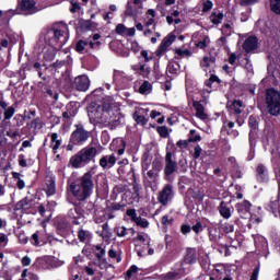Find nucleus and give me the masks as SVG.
Segmentation results:
<instances>
[{
    "mask_svg": "<svg viewBox=\"0 0 280 280\" xmlns=\"http://www.w3.org/2000/svg\"><path fill=\"white\" fill-rule=\"evenodd\" d=\"M148 16H152L151 19H155L156 18V11H154V9H149L147 11Z\"/></svg>",
    "mask_w": 280,
    "mask_h": 280,
    "instance_id": "57",
    "label": "nucleus"
},
{
    "mask_svg": "<svg viewBox=\"0 0 280 280\" xmlns=\"http://www.w3.org/2000/svg\"><path fill=\"white\" fill-rule=\"evenodd\" d=\"M78 238L80 240V242H85V240H86V231L80 230L78 232Z\"/></svg>",
    "mask_w": 280,
    "mask_h": 280,
    "instance_id": "45",
    "label": "nucleus"
},
{
    "mask_svg": "<svg viewBox=\"0 0 280 280\" xmlns=\"http://www.w3.org/2000/svg\"><path fill=\"white\" fill-rule=\"evenodd\" d=\"M269 3L271 12L280 16V0H269Z\"/></svg>",
    "mask_w": 280,
    "mask_h": 280,
    "instance_id": "22",
    "label": "nucleus"
},
{
    "mask_svg": "<svg viewBox=\"0 0 280 280\" xmlns=\"http://www.w3.org/2000/svg\"><path fill=\"white\" fill-rule=\"evenodd\" d=\"M71 117H75V112L74 110H67L62 113V118L63 119H71Z\"/></svg>",
    "mask_w": 280,
    "mask_h": 280,
    "instance_id": "40",
    "label": "nucleus"
},
{
    "mask_svg": "<svg viewBox=\"0 0 280 280\" xmlns=\"http://www.w3.org/2000/svg\"><path fill=\"white\" fill-rule=\"evenodd\" d=\"M19 163L21 167H27V162L25 161V159H23V155L20 156Z\"/></svg>",
    "mask_w": 280,
    "mask_h": 280,
    "instance_id": "59",
    "label": "nucleus"
},
{
    "mask_svg": "<svg viewBox=\"0 0 280 280\" xmlns=\"http://www.w3.org/2000/svg\"><path fill=\"white\" fill-rule=\"evenodd\" d=\"M138 268L137 266H131L130 269L127 271V277L128 279H131L132 278V275H135V272H137Z\"/></svg>",
    "mask_w": 280,
    "mask_h": 280,
    "instance_id": "46",
    "label": "nucleus"
},
{
    "mask_svg": "<svg viewBox=\"0 0 280 280\" xmlns=\"http://www.w3.org/2000/svg\"><path fill=\"white\" fill-rule=\"evenodd\" d=\"M195 152L192 154L194 159H200V154H202V148L200 145L195 147Z\"/></svg>",
    "mask_w": 280,
    "mask_h": 280,
    "instance_id": "42",
    "label": "nucleus"
},
{
    "mask_svg": "<svg viewBox=\"0 0 280 280\" xmlns=\"http://www.w3.org/2000/svg\"><path fill=\"white\" fill-rule=\"evenodd\" d=\"M237 61V55L235 52L230 54L228 62L229 65H235Z\"/></svg>",
    "mask_w": 280,
    "mask_h": 280,
    "instance_id": "44",
    "label": "nucleus"
},
{
    "mask_svg": "<svg viewBox=\"0 0 280 280\" xmlns=\"http://www.w3.org/2000/svg\"><path fill=\"white\" fill-rule=\"evenodd\" d=\"M70 3H71V8H70L71 14H75V12H80L82 10V7L80 5L79 2L71 1Z\"/></svg>",
    "mask_w": 280,
    "mask_h": 280,
    "instance_id": "31",
    "label": "nucleus"
},
{
    "mask_svg": "<svg viewBox=\"0 0 280 280\" xmlns=\"http://www.w3.org/2000/svg\"><path fill=\"white\" fill-rule=\"evenodd\" d=\"M115 163H117V159L115 158V155H110V156H103L100 160V165L101 167H108V165H110V167H113V165H115Z\"/></svg>",
    "mask_w": 280,
    "mask_h": 280,
    "instance_id": "18",
    "label": "nucleus"
},
{
    "mask_svg": "<svg viewBox=\"0 0 280 280\" xmlns=\"http://www.w3.org/2000/svg\"><path fill=\"white\" fill-rule=\"evenodd\" d=\"M133 222H136V224L138 226H141L142 229H147V226L149 224L148 221L144 219H141V217H138L137 219H135Z\"/></svg>",
    "mask_w": 280,
    "mask_h": 280,
    "instance_id": "32",
    "label": "nucleus"
},
{
    "mask_svg": "<svg viewBox=\"0 0 280 280\" xmlns=\"http://www.w3.org/2000/svg\"><path fill=\"white\" fill-rule=\"evenodd\" d=\"M88 114L91 119H95L96 121H101L102 117H104V103L102 105L92 102L88 106Z\"/></svg>",
    "mask_w": 280,
    "mask_h": 280,
    "instance_id": "11",
    "label": "nucleus"
},
{
    "mask_svg": "<svg viewBox=\"0 0 280 280\" xmlns=\"http://www.w3.org/2000/svg\"><path fill=\"white\" fill-rule=\"evenodd\" d=\"M93 175L91 173H85L77 182L70 184V191L79 201H84L86 198L93 194Z\"/></svg>",
    "mask_w": 280,
    "mask_h": 280,
    "instance_id": "2",
    "label": "nucleus"
},
{
    "mask_svg": "<svg viewBox=\"0 0 280 280\" xmlns=\"http://www.w3.org/2000/svg\"><path fill=\"white\" fill-rule=\"evenodd\" d=\"M103 117H101L100 124H105L112 130H115L119 124H121V109L119 108V104L113 100L110 96H106L103 98Z\"/></svg>",
    "mask_w": 280,
    "mask_h": 280,
    "instance_id": "1",
    "label": "nucleus"
},
{
    "mask_svg": "<svg viewBox=\"0 0 280 280\" xmlns=\"http://www.w3.org/2000/svg\"><path fill=\"white\" fill-rule=\"evenodd\" d=\"M106 255V250L105 249H101L100 253L96 254V257L98 260H102V257Z\"/></svg>",
    "mask_w": 280,
    "mask_h": 280,
    "instance_id": "61",
    "label": "nucleus"
},
{
    "mask_svg": "<svg viewBox=\"0 0 280 280\" xmlns=\"http://www.w3.org/2000/svg\"><path fill=\"white\" fill-rule=\"evenodd\" d=\"M16 207H19V209H30V207H32V200L28 198H24L23 200L18 202Z\"/></svg>",
    "mask_w": 280,
    "mask_h": 280,
    "instance_id": "25",
    "label": "nucleus"
},
{
    "mask_svg": "<svg viewBox=\"0 0 280 280\" xmlns=\"http://www.w3.org/2000/svg\"><path fill=\"white\" fill-rule=\"evenodd\" d=\"M150 25H153V30H156V23H154V18H150L145 23V27H150Z\"/></svg>",
    "mask_w": 280,
    "mask_h": 280,
    "instance_id": "50",
    "label": "nucleus"
},
{
    "mask_svg": "<svg viewBox=\"0 0 280 280\" xmlns=\"http://www.w3.org/2000/svg\"><path fill=\"white\" fill-rule=\"evenodd\" d=\"M8 45H9L8 39L3 38L0 40V49L1 47H4V48L8 47Z\"/></svg>",
    "mask_w": 280,
    "mask_h": 280,
    "instance_id": "63",
    "label": "nucleus"
},
{
    "mask_svg": "<svg viewBox=\"0 0 280 280\" xmlns=\"http://www.w3.org/2000/svg\"><path fill=\"white\" fill-rule=\"evenodd\" d=\"M192 106L196 110V116L199 117V119H207L209 117L207 113H205V106H202L200 102L194 101Z\"/></svg>",
    "mask_w": 280,
    "mask_h": 280,
    "instance_id": "16",
    "label": "nucleus"
},
{
    "mask_svg": "<svg viewBox=\"0 0 280 280\" xmlns=\"http://www.w3.org/2000/svg\"><path fill=\"white\" fill-rule=\"evenodd\" d=\"M265 105L269 115H280V92L275 89H268L265 94Z\"/></svg>",
    "mask_w": 280,
    "mask_h": 280,
    "instance_id": "6",
    "label": "nucleus"
},
{
    "mask_svg": "<svg viewBox=\"0 0 280 280\" xmlns=\"http://www.w3.org/2000/svg\"><path fill=\"white\" fill-rule=\"evenodd\" d=\"M108 255H109V257H110L112 259L117 258V252L114 250V249H109Z\"/></svg>",
    "mask_w": 280,
    "mask_h": 280,
    "instance_id": "62",
    "label": "nucleus"
},
{
    "mask_svg": "<svg viewBox=\"0 0 280 280\" xmlns=\"http://www.w3.org/2000/svg\"><path fill=\"white\" fill-rule=\"evenodd\" d=\"M248 125L250 128H253V130H257V118L250 116L248 119Z\"/></svg>",
    "mask_w": 280,
    "mask_h": 280,
    "instance_id": "38",
    "label": "nucleus"
},
{
    "mask_svg": "<svg viewBox=\"0 0 280 280\" xmlns=\"http://www.w3.org/2000/svg\"><path fill=\"white\" fill-rule=\"evenodd\" d=\"M140 14H143V2L141 0H128L125 10V16H129L137 21Z\"/></svg>",
    "mask_w": 280,
    "mask_h": 280,
    "instance_id": "9",
    "label": "nucleus"
},
{
    "mask_svg": "<svg viewBox=\"0 0 280 280\" xmlns=\"http://www.w3.org/2000/svg\"><path fill=\"white\" fill-rule=\"evenodd\" d=\"M32 240L34 241V245H35V246H38V234H36V233L33 234V235H32Z\"/></svg>",
    "mask_w": 280,
    "mask_h": 280,
    "instance_id": "64",
    "label": "nucleus"
},
{
    "mask_svg": "<svg viewBox=\"0 0 280 280\" xmlns=\"http://www.w3.org/2000/svg\"><path fill=\"white\" fill-rule=\"evenodd\" d=\"M38 12V7H36V1L34 0H21L18 2V8L13 11V14H24L30 16Z\"/></svg>",
    "mask_w": 280,
    "mask_h": 280,
    "instance_id": "8",
    "label": "nucleus"
},
{
    "mask_svg": "<svg viewBox=\"0 0 280 280\" xmlns=\"http://www.w3.org/2000/svg\"><path fill=\"white\" fill-rule=\"evenodd\" d=\"M174 198V187L170 184L165 185L158 195V200L163 207H167L170 200Z\"/></svg>",
    "mask_w": 280,
    "mask_h": 280,
    "instance_id": "12",
    "label": "nucleus"
},
{
    "mask_svg": "<svg viewBox=\"0 0 280 280\" xmlns=\"http://www.w3.org/2000/svg\"><path fill=\"white\" fill-rule=\"evenodd\" d=\"M231 108L234 109L236 115H240V113H242V101H234L231 105Z\"/></svg>",
    "mask_w": 280,
    "mask_h": 280,
    "instance_id": "28",
    "label": "nucleus"
},
{
    "mask_svg": "<svg viewBox=\"0 0 280 280\" xmlns=\"http://www.w3.org/2000/svg\"><path fill=\"white\" fill-rule=\"evenodd\" d=\"M60 51V48H56L54 46H48L44 49V56H43V67L45 69H49V67H52V69H60L65 65V61H56V55ZM54 62V63H51Z\"/></svg>",
    "mask_w": 280,
    "mask_h": 280,
    "instance_id": "7",
    "label": "nucleus"
},
{
    "mask_svg": "<svg viewBox=\"0 0 280 280\" xmlns=\"http://www.w3.org/2000/svg\"><path fill=\"white\" fill-rule=\"evenodd\" d=\"M133 119L137 124H141V126H145V124H148V118L143 115H139L137 112L133 114Z\"/></svg>",
    "mask_w": 280,
    "mask_h": 280,
    "instance_id": "26",
    "label": "nucleus"
},
{
    "mask_svg": "<svg viewBox=\"0 0 280 280\" xmlns=\"http://www.w3.org/2000/svg\"><path fill=\"white\" fill-rule=\"evenodd\" d=\"M161 113L156 110H152L150 114L151 119H156V117H160Z\"/></svg>",
    "mask_w": 280,
    "mask_h": 280,
    "instance_id": "60",
    "label": "nucleus"
},
{
    "mask_svg": "<svg viewBox=\"0 0 280 280\" xmlns=\"http://www.w3.org/2000/svg\"><path fill=\"white\" fill-rule=\"evenodd\" d=\"M30 128H33L34 130H36V128H43V125H40V118L32 120Z\"/></svg>",
    "mask_w": 280,
    "mask_h": 280,
    "instance_id": "36",
    "label": "nucleus"
},
{
    "mask_svg": "<svg viewBox=\"0 0 280 280\" xmlns=\"http://www.w3.org/2000/svg\"><path fill=\"white\" fill-rule=\"evenodd\" d=\"M264 172H266V167L264 165H258L257 166V174L260 178H264Z\"/></svg>",
    "mask_w": 280,
    "mask_h": 280,
    "instance_id": "48",
    "label": "nucleus"
},
{
    "mask_svg": "<svg viewBox=\"0 0 280 280\" xmlns=\"http://www.w3.org/2000/svg\"><path fill=\"white\" fill-rule=\"evenodd\" d=\"M91 133L84 129L82 126H77V129L72 132L70 137V143L72 145H82L85 141H89Z\"/></svg>",
    "mask_w": 280,
    "mask_h": 280,
    "instance_id": "10",
    "label": "nucleus"
},
{
    "mask_svg": "<svg viewBox=\"0 0 280 280\" xmlns=\"http://www.w3.org/2000/svg\"><path fill=\"white\" fill-rule=\"evenodd\" d=\"M213 10V2L211 0H207L202 3V12L207 13Z\"/></svg>",
    "mask_w": 280,
    "mask_h": 280,
    "instance_id": "29",
    "label": "nucleus"
},
{
    "mask_svg": "<svg viewBox=\"0 0 280 280\" xmlns=\"http://www.w3.org/2000/svg\"><path fill=\"white\" fill-rule=\"evenodd\" d=\"M192 231H195V233H200V231H202V223L197 222V223L192 226Z\"/></svg>",
    "mask_w": 280,
    "mask_h": 280,
    "instance_id": "51",
    "label": "nucleus"
},
{
    "mask_svg": "<svg viewBox=\"0 0 280 280\" xmlns=\"http://www.w3.org/2000/svg\"><path fill=\"white\" fill-rule=\"evenodd\" d=\"M10 14H14L13 11H7L5 13H3V11L0 10V21H8V18L10 16Z\"/></svg>",
    "mask_w": 280,
    "mask_h": 280,
    "instance_id": "41",
    "label": "nucleus"
},
{
    "mask_svg": "<svg viewBox=\"0 0 280 280\" xmlns=\"http://www.w3.org/2000/svg\"><path fill=\"white\" fill-rule=\"evenodd\" d=\"M89 86H91V80L86 75H79L74 78V88L77 91H89Z\"/></svg>",
    "mask_w": 280,
    "mask_h": 280,
    "instance_id": "15",
    "label": "nucleus"
},
{
    "mask_svg": "<svg viewBox=\"0 0 280 280\" xmlns=\"http://www.w3.org/2000/svg\"><path fill=\"white\" fill-rule=\"evenodd\" d=\"M127 215H129V218H131L132 222H135V220L138 218L137 210H135V209L127 210Z\"/></svg>",
    "mask_w": 280,
    "mask_h": 280,
    "instance_id": "43",
    "label": "nucleus"
},
{
    "mask_svg": "<svg viewBox=\"0 0 280 280\" xmlns=\"http://www.w3.org/2000/svg\"><path fill=\"white\" fill-rule=\"evenodd\" d=\"M176 40V35L168 34L164 37L154 52L149 54L148 50H141L140 56L144 59V62H153V71H159V60L163 58L167 52V48L172 47Z\"/></svg>",
    "mask_w": 280,
    "mask_h": 280,
    "instance_id": "3",
    "label": "nucleus"
},
{
    "mask_svg": "<svg viewBox=\"0 0 280 280\" xmlns=\"http://www.w3.org/2000/svg\"><path fill=\"white\" fill-rule=\"evenodd\" d=\"M158 132L160 135V137H167L170 135V131H167V127L162 126V127H158Z\"/></svg>",
    "mask_w": 280,
    "mask_h": 280,
    "instance_id": "34",
    "label": "nucleus"
},
{
    "mask_svg": "<svg viewBox=\"0 0 280 280\" xmlns=\"http://www.w3.org/2000/svg\"><path fill=\"white\" fill-rule=\"evenodd\" d=\"M85 272L89 275V277H93V275H95V270H93L91 267H85Z\"/></svg>",
    "mask_w": 280,
    "mask_h": 280,
    "instance_id": "58",
    "label": "nucleus"
},
{
    "mask_svg": "<svg viewBox=\"0 0 280 280\" xmlns=\"http://www.w3.org/2000/svg\"><path fill=\"white\" fill-rule=\"evenodd\" d=\"M209 39L208 36H206L203 38V40H200L196 44V47H198L199 49H207V40Z\"/></svg>",
    "mask_w": 280,
    "mask_h": 280,
    "instance_id": "39",
    "label": "nucleus"
},
{
    "mask_svg": "<svg viewBox=\"0 0 280 280\" xmlns=\"http://www.w3.org/2000/svg\"><path fill=\"white\" fill-rule=\"evenodd\" d=\"M126 25H124V24H118L117 26H116V30H115V32H116V34H118L119 36H124V34H126Z\"/></svg>",
    "mask_w": 280,
    "mask_h": 280,
    "instance_id": "33",
    "label": "nucleus"
},
{
    "mask_svg": "<svg viewBox=\"0 0 280 280\" xmlns=\"http://www.w3.org/2000/svg\"><path fill=\"white\" fill-rule=\"evenodd\" d=\"M213 82H218V84H220V78H218V75L211 74L210 78L205 82L206 86H209V89H211V84H213Z\"/></svg>",
    "mask_w": 280,
    "mask_h": 280,
    "instance_id": "30",
    "label": "nucleus"
},
{
    "mask_svg": "<svg viewBox=\"0 0 280 280\" xmlns=\"http://www.w3.org/2000/svg\"><path fill=\"white\" fill-rule=\"evenodd\" d=\"M259 276V269L256 267L252 273V277L249 280H257V277Z\"/></svg>",
    "mask_w": 280,
    "mask_h": 280,
    "instance_id": "53",
    "label": "nucleus"
},
{
    "mask_svg": "<svg viewBox=\"0 0 280 280\" xmlns=\"http://www.w3.org/2000/svg\"><path fill=\"white\" fill-rule=\"evenodd\" d=\"M89 47V40H84V39H79L75 44V52L77 54H90V49L86 48Z\"/></svg>",
    "mask_w": 280,
    "mask_h": 280,
    "instance_id": "17",
    "label": "nucleus"
},
{
    "mask_svg": "<svg viewBox=\"0 0 280 280\" xmlns=\"http://www.w3.org/2000/svg\"><path fill=\"white\" fill-rule=\"evenodd\" d=\"M223 20L224 13L222 12L217 13L215 11H213L210 15V21L213 25H220V23H222Z\"/></svg>",
    "mask_w": 280,
    "mask_h": 280,
    "instance_id": "19",
    "label": "nucleus"
},
{
    "mask_svg": "<svg viewBox=\"0 0 280 280\" xmlns=\"http://www.w3.org/2000/svg\"><path fill=\"white\" fill-rule=\"evenodd\" d=\"M44 40L48 47L62 49V47H65L69 40V33H66L65 31L57 27H51L47 30Z\"/></svg>",
    "mask_w": 280,
    "mask_h": 280,
    "instance_id": "4",
    "label": "nucleus"
},
{
    "mask_svg": "<svg viewBox=\"0 0 280 280\" xmlns=\"http://www.w3.org/2000/svg\"><path fill=\"white\" fill-rule=\"evenodd\" d=\"M116 233H117L118 237H124L126 235V228H124V226L117 228Z\"/></svg>",
    "mask_w": 280,
    "mask_h": 280,
    "instance_id": "49",
    "label": "nucleus"
},
{
    "mask_svg": "<svg viewBox=\"0 0 280 280\" xmlns=\"http://www.w3.org/2000/svg\"><path fill=\"white\" fill-rule=\"evenodd\" d=\"M200 67H202V69H211V67H215V59L203 57L200 62Z\"/></svg>",
    "mask_w": 280,
    "mask_h": 280,
    "instance_id": "20",
    "label": "nucleus"
},
{
    "mask_svg": "<svg viewBox=\"0 0 280 280\" xmlns=\"http://www.w3.org/2000/svg\"><path fill=\"white\" fill-rule=\"evenodd\" d=\"M97 156V148L95 147H86L79 151L75 155L70 159V165L72 167H82L83 165L89 164Z\"/></svg>",
    "mask_w": 280,
    "mask_h": 280,
    "instance_id": "5",
    "label": "nucleus"
},
{
    "mask_svg": "<svg viewBox=\"0 0 280 280\" xmlns=\"http://www.w3.org/2000/svg\"><path fill=\"white\" fill-rule=\"evenodd\" d=\"M88 47H90V49H100V47H102V42L88 40Z\"/></svg>",
    "mask_w": 280,
    "mask_h": 280,
    "instance_id": "35",
    "label": "nucleus"
},
{
    "mask_svg": "<svg viewBox=\"0 0 280 280\" xmlns=\"http://www.w3.org/2000/svg\"><path fill=\"white\" fill-rule=\"evenodd\" d=\"M30 264H32V260L30 259V257L25 256L22 258L23 266H30Z\"/></svg>",
    "mask_w": 280,
    "mask_h": 280,
    "instance_id": "55",
    "label": "nucleus"
},
{
    "mask_svg": "<svg viewBox=\"0 0 280 280\" xmlns=\"http://www.w3.org/2000/svg\"><path fill=\"white\" fill-rule=\"evenodd\" d=\"M191 231V226L189 225H182V233L184 235H187V233H189Z\"/></svg>",
    "mask_w": 280,
    "mask_h": 280,
    "instance_id": "54",
    "label": "nucleus"
},
{
    "mask_svg": "<svg viewBox=\"0 0 280 280\" xmlns=\"http://www.w3.org/2000/svg\"><path fill=\"white\" fill-rule=\"evenodd\" d=\"M135 34H137V30L135 27H130L126 30L127 36H135Z\"/></svg>",
    "mask_w": 280,
    "mask_h": 280,
    "instance_id": "52",
    "label": "nucleus"
},
{
    "mask_svg": "<svg viewBox=\"0 0 280 280\" xmlns=\"http://www.w3.org/2000/svg\"><path fill=\"white\" fill-rule=\"evenodd\" d=\"M13 116H14V107H9L8 109H5L4 119H12Z\"/></svg>",
    "mask_w": 280,
    "mask_h": 280,
    "instance_id": "37",
    "label": "nucleus"
},
{
    "mask_svg": "<svg viewBox=\"0 0 280 280\" xmlns=\"http://www.w3.org/2000/svg\"><path fill=\"white\" fill-rule=\"evenodd\" d=\"M186 264H194L196 261V250L195 249H187V255L185 256Z\"/></svg>",
    "mask_w": 280,
    "mask_h": 280,
    "instance_id": "23",
    "label": "nucleus"
},
{
    "mask_svg": "<svg viewBox=\"0 0 280 280\" xmlns=\"http://www.w3.org/2000/svg\"><path fill=\"white\" fill-rule=\"evenodd\" d=\"M219 211L222 218H225V220H229V218H231V209L226 207V203L224 201L220 203Z\"/></svg>",
    "mask_w": 280,
    "mask_h": 280,
    "instance_id": "21",
    "label": "nucleus"
},
{
    "mask_svg": "<svg viewBox=\"0 0 280 280\" xmlns=\"http://www.w3.org/2000/svg\"><path fill=\"white\" fill-rule=\"evenodd\" d=\"M152 89V84H150V82L144 81L142 83V86L139 88V93H141L142 95L148 93V91H151Z\"/></svg>",
    "mask_w": 280,
    "mask_h": 280,
    "instance_id": "27",
    "label": "nucleus"
},
{
    "mask_svg": "<svg viewBox=\"0 0 280 280\" xmlns=\"http://www.w3.org/2000/svg\"><path fill=\"white\" fill-rule=\"evenodd\" d=\"M79 27H81V30H91L93 27V21L91 20H81L79 22Z\"/></svg>",
    "mask_w": 280,
    "mask_h": 280,
    "instance_id": "24",
    "label": "nucleus"
},
{
    "mask_svg": "<svg viewBox=\"0 0 280 280\" xmlns=\"http://www.w3.org/2000/svg\"><path fill=\"white\" fill-rule=\"evenodd\" d=\"M259 0H241V5H255Z\"/></svg>",
    "mask_w": 280,
    "mask_h": 280,
    "instance_id": "47",
    "label": "nucleus"
},
{
    "mask_svg": "<svg viewBox=\"0 0 280 280\" xmlns=\"http://www.w3.org/2000/svg\"><path fill=\"white\" fill-rule=\"evenodd\" d=\"M178 170V163L172 159V152H167L165 155V167H164V174L165 176H172L174 172Z\"/></svg>",
    "mask_w": 280,
    "mask_h": 280,
    "instance_id": "13",
    "label": "nucleus"
},
{
    "mask_svg": "<svg viewBox=\"0 0 280 280\" xmlns=\"http://www.w3.org/2000/svg\"><path fill=\"white\" fill-rule=\"evenodd\" d=\"M258 45L259 38H257V36L255 35H250L244 40L242 48L245 51V54H250L255 51V49H257Z\"/></svg>",
    "mask_w": 280,
    "mask_h": 280,
    "instance_id": "14",
    "label": "nucleus"
},
{
    "mask_svg": "<svg viewBox=\"0 0 280 280\" xmlns=\"http://www.w3.org/2000/svg\"><path fill=\"white\" fill-rule=\"evenodd\" d=\"M200 139H202L200 136L189 137L188 143H194L196 141H200Z\"/></svg>",
    "mask_w": 280,
    "mask_h": 280,
    "instance_id": "56",
    "label": "nucleus"
}]
</instances>
